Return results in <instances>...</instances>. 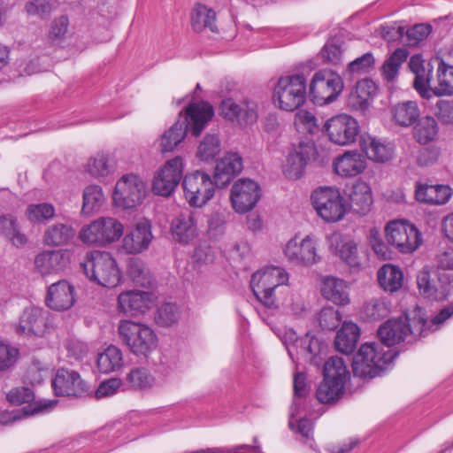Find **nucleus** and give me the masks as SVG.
<instances>
[{
  "label": "nucleus",
  "instance_id": "obj_55",
  "mask_svg": "<svg viewBox=\"0 0 453 453\" xmlns=\"http://www.w3.org/2000/svg\"><path fill=\"white\" fill-rule=\"evenodd\" d=\"M54 214L53 205L48 203L30 204L26 210L27 218L34 223L49 220L53 218Z\"/></svg>",
  "mask_w": 453,
  "mask_h": 453
},
{
  "label": "nucleus",
  "instance_id": "obj_41",
  "mask_svg": "<svg viewBox=\"0 0 453 453\" xmlns=\"http://www.w3.org/2000/svg\"><path fill=\"white\" fill-rule=\"evenodd\" d=\"M436 82L432 89L434 95L453 96V65L447 64L442 58L438 61Z\"/></svg>",
  "mask_w": 453,
  "mask_h": 453
},
{
  "label": "nucleus",
  "instance_id": "obj_20",
  "mask_svg": "<svg viewBox=\"0 0 453 453\" xmlns=\"http://www.w3.org/2000/svg\"><path fill=\"white\" fill-rule=\"evenodd\" d=\"M214 116L212 105L205 101L190 103L185 108L184 116L180 113V123H185L187 132L190 131L193 136H199Z\"/></svg>",
  "mask_w": 453,
  "mask_h": 453
},
{
  "label": "nucleus",
  "instance_id": "obj_15",
  "mask_svg": "<svg viewBox=\"0 0 453 453\" xmlns=\"http://www.w3.org/2000/svg\"><path fill=\"white\" fill-rule=\"evenodd\" d=\"M323 130L331 142L339 146H349L359 136L360 127L355 118L342 113L327 119Z\"/></svg>",
  "mask_w": 453,
  "mask_h": 453
},
{
  "label": "nucleus",
  "instance_id": "obj_13",
  "mask_svg": "<svg viewBox=\"0 0 453 453\" xmlns=\"http://www.w3.org/2000/svg\"><path fill=\"white\" fill-rule=\"evenodd\" d=\"M182 187L185 197L193 207H202L212 198L215 180L203 171H195L184 176Z\"/></svg>",
  "mask_w": 453,
  "mask_h": 453
},
{
  "label": "nucleus",
  "instance_id": "obj_5",
  "mask_svg": "<svg viewBox=\"0 0 453 453\" xmlns=\"http://www.w3.org/2000/svg\"><path fill=\"white\" fill-rule=\"evenodd\" d=\"M118 333L121 342L137 357L147 358L157 347L156 333L145 324L121 320Z\"/></svg>",
  "mask_w": 453,
  "mask_h": 453
},
{
  "label": "nucleus",
  "instance_id": "obj_30",
  "mask_svg": "<svg viewBox=\"0 0 453 453\" xmlns=\"http://www.w3.org/2000/svg\"><path fill=\"white\" fill-rule=\"evenodd\" d=\"M69 263V252L63 250L44 251L38 254L35 258V265L42 275L64 271Z\"/></svg>",
  "mask_w": 453,
  "mask_h": 453
},
{
  "label": "nucleus",
  "instance_id": "obj_42",
  "mask_svg": "<svg viewBox=\"0 0 453 453\" xmlns=\"http://www.w3.org/2000/svg\"><path fill=\"white\" fill-rule=\"evenodd\" d=\"M74 229L66 224L58 223L50 226L44 232L43 242L47 246H64L74 237Z\"/></svg>",
  "mask_w": 453,
  "mask_h": 453
},
{
  "label": "nucleus",
  "instance_id": "obj_16",
  "mask_svg": "<svg viewBox=\"0 0 453 453\" xmlns=\"http://www.w3.org/2000/svg\"><path fill=\"white\" fill-rule=\"evenodd\" d=\"M145 193L142 179L135 174H127L117 181L112 198L116 206L133 209L142 203Z\"/></svg>",
  "mask_w": 453,
  "mask_h": 453
},
{
  "label": "nucleus",
  "instance_id": "obj_43",
  "mask_svg": "<svg viewBox=\"0 0 453 453\" xmlns=\"http://www.w3.org/2000/svg\"><path fill=\"white\" fill-rule=\"evenodd\" d=\"M215 21L216 12L213 9L201 4L195 6L191 15V24L194 31L199 33L208 27L211 32L218 33Z\"/></svg>",
  "mask_w": 453,
  "mask_h": 453
},
{
  "label": "nucleus",
  "instance_id": "obj_35",
  "mask_svg": "<svg viewBox=\"0 0 453 453\" xmlns=\"http://www.w3.org/2000/svg\"><path fill=\"white\" fill-rule=\"evenodd\" d=\"M360 147L369 159L377 163L388 162L394 156L393 146L390 143L382 142L375 137H362Z\"/></svg>",
  "mask_w": 453,
  "mask_h": 453
},
{
  "label": "nucleus",
  "instance_id": "obj_54",
  "mask_svg": "<svg viewBox=\"0 0 453 453\" xmlns=\"http://www.w3.org/2000/svg\"><path fill=\"white\" fill-rule=\"evenodd\" d=\"M180 317L176 304L165 303L162 304L155 315V321L160 326H171L175 324Z\"/></svg>",
  "mask_w": 453,
  "mask_h": 453
},
{
  "label": "nucleus",
  "instance_id": "obj_50",
  "mask_svg": "<svg viewBox=\"0 0 453 453\" xmlns=\"http://www.w3.org/2000/svg\"><path fill=\"white\" fill-rule=\"evenodd\" d=\"M104 201L101 187L97 185L88 186L83 191L82 214L89 215L97 211Z\"/></svg>",
  "mask_w": 453,
  "mask_h": 453
},
{
  "label": "nucleus",
  "instance_id": "obj_7",
  "mask_svg": "<svg viewBox=\"0 0 453 453\" xmlns=\"http://www.w3.org/2000/svg\"><path fill=\"white\" fill-rule=\"evenodd\" d=\"M419 295L430 301H443L453 291V273L425 266L417 274Z\"/></svg>",
  "mask_w": 453,
  "mask_h": 453
},
{
  "label": "nucleus",
  "instance_id": "obj_31",
  "mask_svg": "<svg viewBox=\"0 0 453 453\" xmlns=\"http://www.w3.org/2000/svg\"><path fill=\"white\" fill-rule=\"evenodd\" d=\"M196 214L192 211H181L171 224L173 237L180 243L188 244L197 235Z\"/></svg>",
  "mask_w": 453,
  "mask_h": 453
},
{
  "label": "nucleus",
  "instance_id": "obj_9",
  "mask_svg": "<svg viewBox=\"0 0 453 453\" xmlns=\"http://www.w3.org/2000/svg\"><path fill=\"white\" fill-rule=\"evenodd\" d=\"M343 87V81L337 73L329 68L321 69L312 76L309 96L315 104H328L337 99Z\"/></svg>",
  "mask_w": 453,
  "mask_h": 453
},
{
  "label": "nucleus",
  "instance_id": "obj_12",
  "mask_svg": "<svg viewBox=\"0 0 453 453\" xmlns=\"http://www.w3.org/2000/svg\"><path fill=\"white\" fill-rule=\"evenodd\" d=\"M123 225L113 218H101L83 226L79 237L84 243L104 246L122 235Z\"/></svg>",
  "mask_w": 453,
  "mask_h": 453
},
{
  "label": "nucleus",
  "instance_id": "obj_56",
  "mask_svg": "<svg viewBox=\"0 0 453 453\" xmlns=\"http://www.w3.org/2000/svg\"><path fill=\"white\" fill-rule=\"evenodd\" d=\"M54 7L52 0H30L25 4V11L28 15L47 19Z\"/></svg>",
  "mask_w": 453,
  "mask_h": 453
},
{
  "label": "nucleus",
  "instance_id": "obj_29",
  "mask_svg": "<svg viewBox=\"0 0 453 453\" xmlns=\"http://www.w3.org/2000/svg\"><path fill=\"white\" fill-rule=\"evenodd\" d=\"M242 159L237 153H227L217 162L214 180L218 188L226 187L242 170Z\"/></svg>",
  "mask_w": 453,
  "mask_h": 453
},
{
  "label": "nucleus",
  "instance_id": "obj_23",
  "mask_svg": "<svg viewBox=\"0 0 453 453\" xmlns=\"http://www.w3.org/2000/svg\"><path fill=\"white\" fill-rule=\"evenodd\" d=\"M288 261L296 265H311L317 263L319 257L317 255L313 240L306 236L301 242L296 237L289 240L284 250Z\"/></svg>",
  "mask_w": 453,
  "mask_h": 453
},
{
  "label": "nucleus",
  "instance_id": "obj_11",
  "mask_svg": "<svg viewBox=\"0 0 453 453\" xmlns=\"http://www.w3.org/2000/svg\"><path fill=\"white\" fill-rule=\"evenodd\" d=\"M311 161L322 162L319 159L317 146L312 140H302L287 156L282 165L283 173L289 180H298Z\"/></svg>",
  "mask_w": 453,
  "mask_h": 453
},
{
  "label": "nucleus",
  "instance_id": "obj_40",
  "mask_svg": "<svg viewBox=\"0 0 453 453\" xmlns=\"http://www.w3.org/2000/svg\"><path fill=\"white\" fill-rule=\"evenodd\" d=\"M0 235L17 248H21L27 242L26 234L19 229L17 218L12 214L0 216Z\"/></svg>",
  "mask_w": 453,
  "mask_h": 453
},
{
  "label": "nucleus",
  "instance_id": "obj_21",
  "mask_svg": "<svg viewBox=\"0 0 453 453\" xmlns=\"http://www.w3.org/2000/svg\"><path fill=\"white\" fill-rule=\"evenodd\" d=\"M221 115L230 120L240 124L250 125L257 120V104L251 99H244L236 104L232 98H226L220 104Z\"/></svg>",
  "mask_w": 453,
  "mask_h": 453
},
{
  "label": "nucleus",
  "instance_id": "obj_60",
  "mask_svg": "<svg viewBox=\"0 0 453 453\" xmlns=\"http://www.w3.org/2000/svg\"><path fill=\"white\" fill-rule=\"evenodd\" d=\"M336 254L351 267H357L360 265L357 247L354 242L342 243L338 247Z\"/></svg>",
  "mask_w": 453,
  "mask_h": 453
},
{
  "label": "nucleus",
  "instance_id": "obj_59",
  "mask_svg": "<svg viewBox=\"0 0 453 453\" xmlns=\"http://www.w3.org/2000/svg\"><path fill=\"white\" fill-rule=\"evenodd\" d=\"M87 171L96 178L107 176L110 173L107 157L104 154H97L91 157L87 164Z\"/></svg>",
  "mask_w": 453,
  "mask_h": 453
},
{
  "label": "nucleus",
  "instance_id": "obj_48",
  "mask_svg": "<svg viewBox=\"0 0 453 453\" xmlns=\"http://www.w3.org/2000/svg\"><path fill=\"white\" fill-rule=\"evenodd\" d=\"M389 311V307L384 299L372 298L364 303L361 315L367 321H378L386 318Z\"/></svg>",
  "mask_w": 453,
  "mask_h": 453
},
{
  "label": "nucleus",
  "instance_id": "obj_58",
  "mask_svg": "<svg viewBox=\"0 0 453 453\" xmlns=\"http://www.w3.org/2000/svg\"><path fill=\"white\" fill-rule=\"evenodd\" d=\"M432 31L430 25L417 24L404 32L403 43L406 45H416L426 39Z\"/></svg>",
  "mask_w": 453,
  "mask_h": 453
},
{
  "label": "nucleus",
  "instance_id": "obj_24",
  "mask_svg": "<svg viewBox=\"0 0 453 453\" xmlns=\"http://www.w3.org/2000/svg\"><path fill=\"white\" fill-rule=\"evenodd\" d=\"M49 312L42 308H26L19 318L16 332L19 334L42 336L49 326Z\"/></svg>",
  "mask_w": 453,
  "mask_h": 453
},
{
  "label": "nucleus",
  "instance_id": "obj_44",
  "mask_svg": "<svg viewBox=\"0 0 453 453\" xmlns=\"http://www.w3.org/2000/svg\"><path fill=\"white\" fill-rule=\"evenodd\" d=\"M97 367L103 373H109L119 369L123 365L121 350L116 346H109L103 353L98 355Z\"/></svg>",
  "mask_w": 453,
  "mask_h": 453
},
{
  "label": "nucleus",
  "instance_id": "obj_53",
  "mask_svg": "<svg viewBox=\"0 0 453 453\" xmlns=\"http://www.w3.org/2000/svg\"><path fill=\"white\" fill-rule=\"evenodd\" d=\"M220 151V141L215 134H207L200 142L196 157L203 161L213 159Z\"/></svg>",
  "mask_w": 453,
  "mask_h": 453
},
{
  "label": "nucleus",
  "instance_id": "obj_6",
  "mask_svg": "<svg viewBox=\"0 0 453 453\" xmlns=\"http://www.w3.org/2000/svg\"><path fill=\"white\" fill-rule=\"evenodd\" d=\"M273 103L283 111L300 108L306 99V79L303 74L280 77L273 89Z\"/></svg>",
  "mask_w": 453,
  "mask_h": 453
},
{
  "label": "nucleus",
  "instance_id": "obj_2",
  "mask_svg": "<svg viewBox=\"0 0 453 453\" xmlns=\"http://www.w3.org/2000/svg\"><path fill=\"white\" fill-rule=\"evenodd\" d=\"M426 320L421 318L409 319L407 316L388 319L378 329L380 342L385 349L402 342L411 343L420 337H425Z\"/></svg>",
  "mask_w": 453,
  "mask_h": 453
},
{
  "label": "nucleus",
  "instance_id": "obj_46",
  "mask_svg": "<svg viewBox=\"0 0 453 453\" xmlns=\"http://www.w3.org/2000/svg\"><path fill=\"white\" fill-rule=\"evenodd\" d=\"M438 130L436 119L433 117L426 116L418 119L413 129V135L418 142L426 144L435 139Z\"/></svg>",
  "mask_w": 453,
  "mask_h": 453
},
{
  "label": "nucleus",
  "instance_id": "obj_22",
  "mask_svg": "<svg viewBox=\"0 0 453 453\" xmlns=\"http://www.w3.org/2000/svg\"><path fill=\"white\" fill-rule=\"evenodd\" d=\"M152 239L151 224L149 220L142 219L127 233L121 248L127 254H140L149 249Z\"/></svg>",
  "mask_w": 453,
  "mask_h": 453
},
{
  "label": "nucleus",
  "instance_id": "obj_33",
  "mask_svg": "<svg viewBox=\"0 0 453 453\" xmlns=\"http://www.w3.org/2000/svg\"><path fill=\"white\" fill-rule=\"evenodd\" d=\"M320 290L324 298L336 305L349 303V288L343 280L327 276L323 279Z\"/></svg>",
  "mask_w": 453,
  "mask_h": 453
},
{
  "label": "nucleus",
  "instance_id": "obj_3",
  "mask_svg": "<svg viewBox=\"0 0 453 453\" xmlns=\"http://www.w3.org/2000/svg\"><path fill=\"white\" fill-rule=\"evenodd\" d=\"M323 381L319 384L316 396L322 403H335L342 396L346 381L350 378L342 357L333 356L325 363Z\"/></svg>",
  "mask_w": 453,
  "mask_h": 453
},
{
  "label": "nucleus",
  "instance_id": "obj_38",
  "mask_svg": "<svg viewBox=\"0 0 453 453\" xmlns=\"http://www.w3.org/2000/svg\"><path fill=\"white\" fill-rule=\"evenodd\" d=\"M391 114L395 124L408 127L419 118V108L414 101H404L391 107Z\"/></svg>",
  "mask_w": 453,
  "mask_h": 453
},
{
  "label": "nucleus",
  "instance_id": "obj_25",
  "mask_svg": "<svg viewBox=\"0 0 453 453\" xmlns=\"http://www.w3.org/2000/svg\"><path fill=\"white\" fill-rule=\"evenodd\" d=\"M47 306L55 311H66L75 303L74 287L62 280L48 287L45 297Z\"/></svg>",
  "mask_w": 453,
  "mask_h": 453
},
{
  "label": "nucleus",
  "instance_id": "obj_52",
  "mask_svg": "<svg viewBox=\"0 0 453 453\" xmlns=\"http://www.w3.org/2000/svg\"><path fill=\"white\" fill-rule=\"evenodd\" d=\"M375 65V58L371 52H366L359 58L349 62L347 65L345 74L352 77L371 72Z\"/></svg>",
  "mask_w": 453,
  "mask_h": 453
},
{
  "label": "nucleus",
  "instance_id": "obj_28",
  "mask_svg": "<svg viewBox=\"0 0 453 453\" xmlns=\"http://www.w3.org/2000/svg\"><path fill=\"white\" fill-rule=\"evenodd\" d=\"M378 92L377 84L369 78L357 82L348 98V105L356 111L365 112L371 105Z\"/></svg>",
  "mask_w": 453,
  "mask_h": 453
},
{
  "label": "nucleus",
  "instance_id": "obj_4",
  "mask_svg": "<svg viewBox=\"0 0 453 453\" xmlns=\"http://www.w3.org/2000/svg\"><path fill=\"white\" fill-rule=\"evenodd\" d=\"M80 265L87 278L104 288H114L120 282V271L109 252L87 253Z\"/></svg>",
  "mask_w": 453,
  "mask_h": 453
},
{
  "label": "nucleus",
  "instance_id": "obj_27",
  "mask_svg": "<svg viewBox=\"0 0 453 453\" xmlns=\"http://www.w3.org/2000/svg\"><path fill=\"white\" fill-rule=\"evenodd\" d=\"M151 304V294L146 291L130 290L118 296V309L127 316L144 313Z\"/></svg>",
  "mask_w": 453,
  "mask_h": 453
},
{
  "label": "nucleus",
  "instance_id": "obj_10",
  "mask_svg": "<svg viewBox=\"0 0 453 453\" xmlns=\"http://www.w3.org/2000/svg\"><path fill=\"white\" fill-rule=\"evenodd\" d=\"M311 200L318 215L326 222H337L347 212V204L338 188L320 187L312 192Z\"/></svg>",
  "mask_w": 453,
  "mask_h": 453
},
{
  "label": "nucleus",
  "instance_id": "obj_37",
  "mask_svg": "<svg viewBox=\"0 0 453 453\" xmlns=\"http://www.w3.org/2000/svg\"><path fill=\"white\" fill-rule=\"evenodd\" d=\"M380 286L388 292L399 290L403 284V273L397 265L386 264L377 273Z\"/></svg>",
  "mask_w": 453,
  "mask_h": 453
},
{
  "label": "nucleus",
  "instance_id": "obj_19",
  "mask_svg": "<svg viewBox=\"0 0 453 453\" xmlns=\"http://www.w3.org/2000/svg\"><path fill=\"white\" fill-rule=\"evenodd\" d=\"M51 385L57 396L81 397L88 394L90 389L79 372L65 368L57 371Z\"/></svg>",
  "mask_w": 453,
  "mask_h": 453
},
{
  "label": "nucleus",
  "instance_id": "obj_34",
  "mask_svg": "<svg viewBox=\"0 0 453 453\" xmlns=\"http://www.w3.org/2000/svg\"><path fill=\"white\" fill-rule=\"evenodd\" d=\"M349 198V209L359 215L367 214L373 203L371 188L364 181L352 186Z\"/></svg>",
  "mask_w": 453,
  "mask_h": 453
},
{
  "label": "nucleus",
  "instance_id": "obj_61",
  "mask_svg": "<svg viewBox=\"0 0 453 453\" xmlns=\"http://www.w3.org/2000/svg\"><path fill=\"white\" fill-rule=\"evenodd\" d=\"M19 357V349L0 341V372L14 365Z\"/></svg>",
  "mask_w": 453,
  "mask_h": 453
},
{
  "label": "nucleus",
  "instance_id": "obj_1",
  "mask_svg": "<svg viewBox=\"0 0 453 453\" xmlns=\"http://www.w3.org/2000/svg\"><path fill=\"white\" fill-rule=\"evenodd\" d=\"M398 355L399 351L385 349L379 342H366L353 357V373L364 379L380 376Z\"/></svg>",
  "mask_w": 453,
  "mask_h": 453
},
{
  "label": "nucleus",
  "instance_id": "obj_26",
  "mask_svg": "<svg viewBox=\"0 0 453 453\" xmlns=\"http://www.w3.org/2000/svg\"><path fill=\"white\" fill-rule=\"evenodd\" d=\"M8 402L12 404L21 405L27 403L23 407L24 416H33L50 410L53 404L51 403L35 401L34 391L28 387H18L9 391L6 395Z\"/></svg>",
  "mask_w": 453,
  "mask_h": 453
},
{
  "label": "nucleus",
  "instance_id": "obj_18",
  "mask_svg": "<svg viewBox=\"0 0 453 453\" xmlns=\"http://www.w3.org/2000/svg\"><path fill=\"white\" fill-rule=\"evenodd\" d=\"M182 175L183 163L180 157L167 161L154 177L153 192L157 196H170L180 183Z\"/></svg>",
  "mask_w": 453,
  "mask_h": 453
},
{
  "label": "nucleus",
  "instance_id": "obj_32",
  "mask_svg": "<svg viewBox=\"0 0 453 453\" xmlns=\"http://www.w3.org/2000/svg\"><path fill=\"white\" fill-rule=\"evenodd\" d=\"M333 167L335 173L342 177H354L366 168V160L357 151H347L334 159Z\"/></svg>",
  "mask_w": 453,
  "mask_h": 453
},
{
  "label": "nucleus",
  "instance_id": "obj_51",
  "mask_svg": "<svg viewBox=\"0 0 453 453\" xmlns=\"http://www.w3.org/2000/svg\"><path fill=\"white\" fill-rule=\"evenodd\" d=\"M127 273L137 285L146 287L150 284L151 277L143 261L137 257L130 258L127 262Z\"/></svg>",
  "mask_w": 453,
  "mask_h": 453
},
{
  "label": "nucleus",
  "instance_id": "obj_45",
  "mask_svg": "<svg viewBox=\"0 0 453 453\" xmlns=\"http://www.w3.org/2000/svg\"><path fill=\"white\" fill-rule=\"evenodd\" d=\"M187 128L185 123L177 121L165 131L161 137V151L163 153L173 151L186 137Z\"/></svg>",
  "mask_w": 453,
  "mask_h": 453
},
{
  "label": "nucleus",
  "instance_id": "obj_62",
  "mask_svg": "<svg viewBox=\"0 0 453 453\" xmlns=\"http://www.w3.org/2000/svg\"><path fill=\"white\" fill-rule=\"evenodd\" d=\"M434 114L441 124L453 125V99L438 100Z\"/></svg>",
  "mask_w": 453,
  "mask_h": 453
},
{
  "label": "nucleus",
  "instance_id": "obj_49",
  "mask_svg": "<svg viewBox=\"0 0 453 453\" xmlns=\"http://www.w3.org/2000/svg\"><path fill=\"white\" fill-rule=\"evenodd\" d=\"M126 382L132 389L145 390L154 385L155 378L146 368L136 367L127 374Z\"/></svg>",
  "mask_w": 453,
  "mask_h": 453
},
{
  "label": "nucleus",
  "instance_id": "obj_39",
  "mask_svg": "<svg viewBox=\"0 0 453 453\" xmlns=\"http://www.w3.org/2000/svg\"><path fill=\"white\" fill-rule=\"evenodd\" d=\"M347 50V43L342 35L330 37L320 50L319 55L323 62L336 65L342 62L343 54Z\"/></svg>",
  "mask_w": 453,
  "mask_h": 453
},
{
  "label": "nucleus",
  "instance_id": "obj_57",
  "mask_svg": "<svg viewBox=\"0 0 453 453\" xmlns=\"http://www.w3.org/2000/svg\"><path fill=\"white\" fill-rule=\"evenodd\" d=\"M342 321L341 313L333 307H325L319 313V323L323 330L333 331Z\"/></svg>",
  "mask_w": 453,
  "mask_h": 453
},
{
  "label": "nucleus",
  "instance_id": "obj_63",
  "mask_svg": "<svg viewBox=\"0 0 453 453\" xmlns=\"http://www.w3.org/2000/svg\"><path fill=\"white\" fill-rule=\"evenodd\" d=\"M296 345L299 349L298 353L303 356H310L311 358L316 357L320 351L319 339L314 336L310 337L309 334L296 340Z\"/></svg>",
  "mask_w": 453,
  "mask_h": 453
},
{
  "label": "nucleus",
  "instance_id": "obj_17",
  "mask_svg": "<svg viewBox=\"0 0 453 453\" xmlns=\"http://www.w3.org/2000/svg\"><path fill=\"white\" fill-rule=\"evenodd\" d=\"M261 197L259 185L250 179H240L231 188L230 201L238 213H246L252 210Z\"/></svg>",
  "mask_w": 453,
  "mask_h": 453
},
{
  "label": "nucleus",
  "instance_id": "obj_64",
  "mask_svg": "<svg viewBox=\"0 0 453 453\" xmlns=\"http://www.w3.org/2000/svg\"><path fill=\"white\" fill-rule=\"evenodd\" d=\"M69 26V19L67 16L62 15L55 18L51 22L49 31V39L51 42L60 41L64 39Z\"/></svg>",
  "mask_w": 453,
  "mask_h": 453
},
{
  "label": "nucleus",
  "instance_id": "obj_47",
  "mask_svg": "<svg viewBox=\"0 0 453 453\" xmlns=\"http://www.w3.org/2000/svg\"><path fill=\"white\" fill-rule=\"evenodd\" d=\"M409 52L405 49H396L381 66V74L388 82H393L399 72L401 65L407 59Z\"/></svg>",
  "mask_w": 453,
  "mask_h": 453
},
{
  "label": "nucleus",
  "instance_id": "obj_8",
  "mask_svg": "<svg viewBox=\"0 0 453 453\" xmlns=\"http://www.w3.org/2000/svg\"><path fill=\"white\" fill-rule=\"evenodd\" d=\"M288 280V274L280 267L257 271L252 274L250 288L256 298L268 309H277L274 295L276 288Z\"/></svg>",
  "mask_w": 453,
  "mask_h": 453
},
{
  "label": "nucleus",
  "instance_id": "obj_14",
  "mask_svg": "<svg viewBox=\"0 0 453 453\" xmlns=\"http://www.w3.org/2000/svg\"><path fill=\"white\" fill-rule=\"evenodd\" d=\"M386 237L388 243L402 253H412L422 243L419 230L408 221H392L386 226Z\"/></svg>",
  "mask_w": 453,
  "mask_h": 453
},
{
  "label": "nucleus",
  "instance_id": "obj_36",
  "mask_svg": "<svg viewBox=\"0 0 453 453\" xmlns=\"http://www.w3.org/2000/svg\"><path fill=\"white\" fill-rule=\"evenodd\" d=\"M360 329L353 322H344L334 339L335 349L346 355L351 354L357 348Z\"/></svg>",
  "mask_w": 453,
  "mask_h": 453
}]
</instances>
